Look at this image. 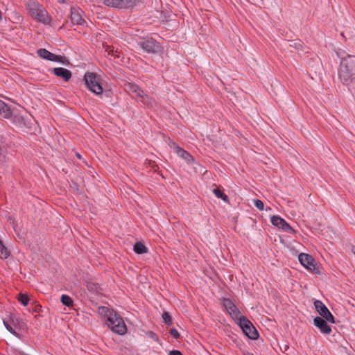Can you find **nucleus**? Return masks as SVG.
I'll list each match as a JSON object with an SVG mask.
<instances>
[{
  "instance_id": "nucleus-22",
  "label": "nucleus",
  "mask_w": 355,
  "mask_h": 355,
  "mask_svg": "<svg viewBox=\"0 0 355 355\" xmlns=\"http://www.w3.org/2000/svg\"><path fill=\"white\" fill-rule=\"evenodd\" d=\"M213 193H214V195L218 198H221L223 201L225 202H227L228 201V197L227 195H225V193H223V192L219 189H213Z\"/></svg>"
},
{
  "instance_id": "nucleus-27",
  "label": "nucleus",
  "mask_w": 355,
  "mask_h": 355,
  "mask_svg": "<svg viewBox=\"0 0 355 355\" xmlns=\"http://www.w3.org/2000/svg\"><path fill=\"white\" fill-rule=\"evenodd\" d=\"M162 318L166 323H170L171 322V317L168 313H164L162 315Z\"/></svg>"
},
{
  "instance_id": "nucleus-12",
  "label": "nucleus",
  "mask_w": 355,
  "mask_h": 355,
  "mask_svg": "<svg viewBox=\"0 0 355 355\" xmlns=\"http://www.w3.org/2000/svg\"><path fill=\"white\" fill-rule=\"evenodd\" d=\"M347 67V65H343L340 62V69L338 71L339 78L342 83L345 85H349L351 83L353 79V76H354L348 71V69L346 68Z\"/></svg>"
},
{
  "instance_id": "nucleus-16",
  "label": "nucleus",
  "mask_w": 355,
  "mask_h": 355,
  "mask_svg": "<svg viewBox=\"0 0 355 355\" xmlns=\"http://www.w3.org/2000/svg\"><path fill=\"white\" fill-rule=\"evenodd\" d=\"M343 65H345L348 71L353 75H355V56L349 55L347 58L342 59L341 62Z\"/></svg>"
},
{
  "instance_id": "nucleus-29",
  "label": "nucleus",
  "mask_w": 355,
  "mask_h": 355,
  "mask_svg": "<svg viewBox=\"0 0 355 355\" xmlns=\"http://www.w3.org/2000/svg\"><path fill=\"white\" fill-rule=\"evenodd\" d=\"M169 355H183L180 351L173 350L171 351Z\"/></svg>"
},
{
  "instance_id": "nucleus-4",
  "label": "nucleus",
  "mask_w": 355,
  "mask_h": 355,
  "mask_svg": "<svg viewBox=\"0 0 355 355\" xmlns=\"http://www.w3.org/2000/svg\"><path fill=\"white\" fill-rule=\"evenodd\" d=\"M84 80L87 87L96 95H101L103 93V87L101 85L100 78L92 72H87L84 76Z\"/></svg>"
},
{
  "instance_id": "nucleus-6",
  "label": "nucleus",
  "mask_w": 355,
  "mask_h": 355,
  "mask_svg": "<svg viewBox=\"0 0 355 355\" xmlns=\"http://www.w3.org/2000/svg\"><path fill=\"white\" fill-rule=\"evenodd\" d=\"M37 53L38 56L47 60L60 62L64 64H69V61L65 57L55 55L45 49H40L39 50H37Z\"/></svg>"
},
{
  "instance_id": "nucleus-11",
  "label": "nucleus",
  "mask_w": 355,
  "mask_h": 355,
  "mask_svg": "<svg viewBox=\"0 0 355 355\" xmlns=\"http://www.w3.org/2000/svg\"><path fill=\"white\" fill-rule=\"evenodd\" d=\"M223 306L232 318L238 320L242 316L241 313L238 310L234 304L229 299L223 300Z\"/></svg>"
},
{
  "instance_id": "nucleus-28",
  "label": "nucleus",
  "mask_w": 355,
  "mask_h": 355,
  "mask_svg": "<svg viewBox=\"0 0 355 355\" xmlns=\"http://www.w3.org/2000/svg\"><path fill=\"white\" fill-rule=\"evenodd\" d=\"M4 323V325L6 327V328L12 334H15V331L12 329V328L6 322H3Z\"/></svg>"
},
{
  "instance_id": "nucleus-18",
  "label": "nucleus",
  "mask_w": 355,
  "mask_h": 355,
  "mask_svg": "<svg viewBox=\"0 0 355 355\" xmlns=\"http://www.w3.org/2000/svg\"><path fill=\"white\" fill-rule=\"evenodd\" d=\"M0 115L6 119L10 118L12 115L10 107L1 100H0Z\"/></svg>"
},
{
  "instance_id": "nucleus-8",
  "label": "nucleus",
  "mask_w": 355,
  "mask_h": 355,
  "mask_svg": "<svg viewBox=\"0 0 355 355\" xmlns=\"http://www.w3.org/2000/svg\"><path fill=\"white\" fill-rule=\"evenodd\" d=\"M314 306L318 313L327 321L334 323V317L327 308V306L320 300H315Z\"/></svg>"
},
{
  "instance_id": "nucleus-26",
  "label": "nucleus",
  "mask_w": 355,
  "mask_h": 355,
  "mask_svg": "<svg viewBox=\"0 0 355 355\" xmlns=\"http://www.w3.org/2000/svg\"><path fill=\"white\" fill-rule=\"evenodd\" d=\"M169 333L171 336L174 338H178L180 337V334L175 329H171Z\"/></svg>"
},
{
  "instance_id": "nucleus-15",
  "label": "nucleus",
  "mask_w": 355,
  "mask_h": 355,
  "mask_svg": "<svg viewBox=\"0 0 355 355\" xmlns=\"http://www.w3.org/2000/svg\"><path fill=\"white\" fill-rule=\"evenodd\" d=\"M54 75L58 77L62 78L64 81L67 82L71 78V72L62 67H57L53 69Z\"/></svg>"
},
{
  "instance_id": "nucleus-9",
  "label": "nucleus",
  "mask_w": 355,
  "mask_h": 355,
  "mask_svg": "<svg viewBox=\"0 0 355 355\" xmlns=\"http://www.w3.org/2000/svg\"><path fill=\"white\" fill-rule=\"evenodd\" d=\"M298 260L300 263L306 269L311 271L315 270L316 263L311 255L305 253H300L298 255Z\"/></svg>"
},
{
  "instance_id": "nucleus-30",
  "label": "nucleus",
  "mask_w": 355,
  "mask_h": 355,
  "mask_svg": "<svg viewBox=\"0 0 355 355\" xmlns=\"http://www.w3.org/2000/svg\"><path fill=\"white\" fill-rule=\"evenodd\" d=\"M291 46L297 49L298 46H301V44L300 42H293V44H291Z\"/></svg>"
},
{
  "instance_id": "nucleus-25",
  "label": "nucleus",
  "mask_w": 355,
  "mask_h": 355,
  "mask_svg": "<svg viewBox=\"0 0 355 355\" xmlns=\"http://www.w3.org/2000/svg\"><path fill=\"white\" fill-rule=\"evenodd\" d=\"M254 205L259 209L263 210L264 208L263 202L261 200H254Z\"/></svg>"
},
{
  "instance_id": "nucleus-13",
  "label": "nucleus",
  "mask_w": 355,
  "mask_h": 355,
  "mask_svg": "<svg viewBox=\"0 0 355 355\" xmlns=\"http://www.w3.org/2000/svg\"><path fill=\"white\" fill-rule=\"evenodd\" d=\"M324 320L325 319L321 317H316L313 320V324L322 334H329L331 331V329Z\"/></svg>"
},
{
  "instance_id": "nucleus-19",
  "label": "nucleus",
  "mask_w": 355,
  "mask_h": 355,
  "mask_svg": "<svg viewBox=\"0 0 355 355\" xmlns=\"http://www.w3.org/2000/svg\"><path fill=\"white\" fill-rule=\"evenodd\" d=\"M134 251L137 254H144L147 252V248L141 242H137L134 245Z\"/></svg>"
},
{
  "instance_id": "nucleus-21",
  "label": "nucleus",
  "mask_w": 355,
  "mask_h": 355,
  "mask_svg": "<svg viewBox=\"0 0 355 355\" xmlns=\"http://www.w3.org/2000/svg\"><path fill=\"white\" fill-rule=\"evenodd\" d=\"M10 255V251L8 249L3 245V243L0 242V258L3 259H7Z\"/></svg>"
},
{
  "instance_id": "nucleus-23",
  "label": "nucleus",
  "mask_w": 355,
  "mask_h": 355,
  "mask_svg": "<svg viewBox=\"0 0 355 355\" xmlns=\"http://www.w3.org/2000/svg\"><path fill=\"white\" fill-rule=\"evenodd\" d=\"M61 302L64 305L67 306L69 307L73 306V304L72 299L69 295H62L61 296Z\"/></svg>"
},
{
  "instance_id": "nucleus-3",
  "label": "nucleus",
  "mask_w": 355,
  "mask_h": 355,
  "mask_svg": "<svg viewBox=\"0 0 355 355\" xmlns=\"http://www.w3.org/2000/svg\"><path fill=\"white\" fill-rule=\"evenodd\" d=\"M124 89L132 98H135L138 102L141 103L146 106L152 107L155 104V101L144 94V91L141 89L137 85L132 83H125L124 84Z\"/></svg>"
},
{
  "instance_id": "nucleus-1",
  "label": "nucleus",
  "mask_w": 355,
  "mask_h": 355,
  "mask_svg": "<svg viewBox=\"0 0 355 355\" xmlns=\"http://www.w3.org/2000/svg\"><path fill=\"white\" fill-rule=\"evenodd\" d=\"M98 313L107 317V324L114 332L119 335H123L126 333L127 328L123 318L114 310H110L105 306H101L98 308Z\"/></svg>"
},
{
  "instance_id": "nucleus-14",
  "label": "nucleus",
  "mask_w": 355,
  "mask_h": 355,
  "mask_svg": "<svg viewBox=\"0 0 355 355\" xmlns=\"http://www.w3.org/2000/svg\"><path fill=\"white\" fill-rule=\"evenodd\" d=\"M71 21L73 24L83 25L85 19L82 17V11L78 8H71Z\"/></svg>"
},
{
  "instance_id": "nucleus-10",
  "label": "nucleus",
  "mask_w": 355,
  "mask_h": 355,
  "mask_svg": "<svg viewBox=\"0 0 355 355\" xmlns=\"http://www.w3.org/2000/svg\"><path fill=\"white\" fill-rule=\"evenodd\" d=\"M273 225L285 231L287 233L294 234L295 230L286 223V221L279 216H273L270 218Z\"/></svg>"
},
{
  "instance_id": "nucleus-7",
  "label": "nucleus",
  "mask_w": 355,
  "mask_h": 355,
  "mask_svg": "<svg viewBox=\"0 0 355 355\" xmlns=\"http://www.w3.org/2000/svg\"><path fill=\"white\" fill-rule=\"evenodd\" d=\"M138 45L146 53H156L159 49L158 43L152 38L142 40L138 42Z\"/></svg>"
},
{
  "instance_id": "nucleus-17",
  "label": "nucleus",
  "mask_w": 355,
  "mask_h": 355,
  "mask_svg": "<svg viewBox=\"0 0 355 355\" xmlns=\"http://www.w3.org/2000/svg\"><path fill=\"white\" fill-rule=\"evenodd\" d=\"M175 150L177 154L183 159H184L187 163H191L193 160V157L186 150L181 148L179 146L175 147Z\"/></svg>"
},
{
  "instance_id": "nucleus-24",
  "label": "nucleus",
  "mask_w": 355,
  "mask_h": 355,
  "mask_svg": "<svg viewBox=\"0 0 355 355\" xmlns=\"http://www.w3.org/2000/svg\"><path fill=\"white\" fill-rule=\"evenodd\" d=\"M17 299L24 306H26L28 304L29 298L26 294L19 293Z\"/></svg>"
},
{
  "instance_id": "nucleus-20",
  "label": "nucleus",
  "mask_w": 355,
  "mask_h": 355,
  "mask_svg": "<svg viewBox=\"0 0 355 355\" xmlns=\"http://www.w3.org/2000/svg\"><path fill=\"white\" fill-rule=\"evenodd\" d=\"M103 3L109 7L122 8L121 0H103Z\"/></svg>"
},
{
  "instance_id": "nucleus-2",
  "label": "nucleus",
  "mask_w": 355,
  "mask_h": 355,
  "mask_svg": "<svg viewBox=\"0 0 355 355\" xmlns=\"http://www.w3.org/2000/svg\"><path fill=\"white\" fill-rule=\"evenodd\" d=\"M26 9L29 15L35 21L48 25L51 24V16L37 1L28 0L26 3Z\"/></svg>"
},
{
  "instance_id": "nucleus-5",
  "label": "nucleus",
  "mask_w": 355,
  "mask_h": 355,
  "mask_svg": "<svg viewBox=\"0 0 355 355\" xmlns=\"http://www.w3.org/2000/svg\"><path fill=\"white\" fill-rule=\"evenodd\" d=\"M239 320V325L243 329V332L251 339H257L258 337V332L253 327L252 322L247 318L241 317L238 319Z\"/></svg>"
}]
</instances>
